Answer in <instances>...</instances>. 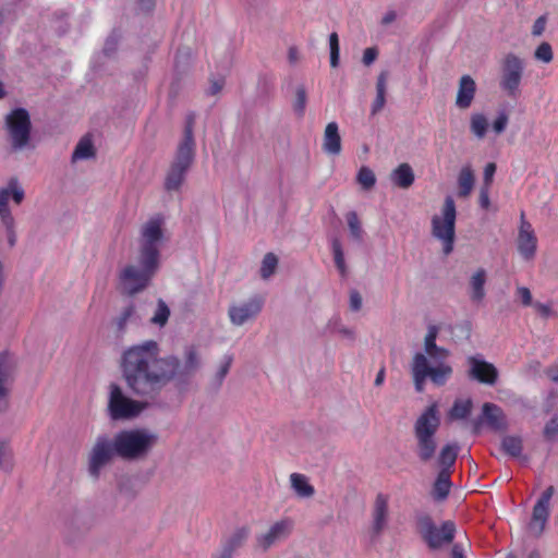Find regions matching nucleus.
Returning a JSON list of instances; mask_svg holds the SVG:
<instances>
[{
  "label": "nucleus",
  "instance_id": "obj_16",
  "mask_svg": "<svg viewBox=\"0 0 558 558\" xmlns=\"http://www.w3.org/2000/svg\"><path fill=\"white\" fill-rule=\"evenodd\" d=\"M468 377L480 384L494 386L499 377L496 366L485 361L481 355H472L468 357Z\"/></svg>",
  "mask_w": 558,
  "mask_h": 558
},
{
  "label": "nucleus",
  "instance_id": "obj_61",
  "mask_svg": "<svg viewBox=\"0 0 558 558\" xmlns=\"http://www.w3.org/2000/svg\"><path fill=\"white\" fill-rule=\"evenodd\" d=\"M451 558H466L463 547L460 544H454L451 548Z\"/></svg>",
  "mask_w": 558,
  "mask_h": 558
},
{
  "label": "nucleus",
  "instance_id": "obj_60",
  "mask_svg": "<svg viewBox=\"0 0 558 558\" xmlns=\"http://www.w3.org/2000/svg\"><path fill=\"white\" fill-rule=\"evenodd\" d=\"M485 424L484 420L482 418V415L480 414L472 423V433L474 435H478L481 432L482 426Z\"/></svg>",
  "mask_w": 558,
  "mask_h": 558
},
{
  "label": "nucleus",
  "instance_id": "obj_48",
  "mask_svg": "<svg viewBox=\"0 0 558 558\" xmlns=\"http://www.w3.org/2000/svg\"><path fill=\"white\" fill-rule=\"evenodd\" d=\"M119 40H120V35L117 31H113L106 39L105 41V45H104V48H102V52L105 56L107 57H112L117 49H118V45H119Z\"/></svg>",
  "mask_w": 558,
  "mask_h": 558
},
{
  "label": "nucleus",
  "instance_id": "obj_6",
  "mask_svg": "<svg viewBox=\"0 0 558 558\" xmlns=\"http://www.w3.org/2000/svg\"><path fill=\"white\" fill-rule=\"evenodd\" d=\"M437 365L432 366L425 354L417 352L413 356L411 364V373L415 390L422 392L426 379L429 378L435 386H444L452 374V367L442 361L436 362Z\"/></svg>",
  "mask_w": 558,
  "mask_h": 558
},
{
  "label": "nucleus",
  "instance_id": "obj_29",
  "mask_svg": "<svg viewBox=\"0 0 558 558\" xmlns=\"http://www.w3.org/2000/svg\"><path fill=\"white\" fill-rule=\"evenodd\" d=\"M474 183L475 175L471 166L466 165L462 167L458 175L459 197H468L473 190Z\"/></svg>",
  "mask_w": 558,
  "mask_h": 558
},
{
  "label": "nucleus",
  "instance_id": "obj_26",
  "mask_svg": "<svg viewBox=\"0 0 558 558\" xmlns=\"http://www.w3.org/2000/svg\"><path fill=\"white\" fill-rule=\"evenodd\" d=\"M117 489L128 501H132L137 497L141 487L133 476L122 475L118 478Z\"/></svg>",
  "mask_w": 558,
  "mask_h": 558
},
{
  "label": "nucleus",
  "instance_id": "obj_23",
  "mask_svg": "<svg viewBox=\"0 0 558 558\" xmlns=\"http://www.w3.org/2000/svg\"><path fill=\"white\" fill-rule=\"evenodd\" d=\"M323 150L330 156H339L342 150L341 136L337 122H329L324 131Z\"/></svg>",
  "mask_w": 558,
  "mask_h": 558
},
{
  "label": "nucleus",
  "instance_id": "obj_46",
  "mask_svg": "<svg viewBox=\"0 0 558 558\" xmlns=\"http://www.w3.org/2000/svg\"><path fill=\"white\" fill-rule=\"evenodd\" d=\"M543 435L547 441H558V413L545 424Z\"/></svg>",
  "mask_w": 558,
  "mask_h": 558
},
{
  "label": "nucleus",
  "instance_id": "obj_32",
  "mask_svg": "<svg viewBox=\"0 0 558 558\" xmlns=\"http://www.w3.org/2000/svg\"><path fill=\"white\" fill-rule=\"evenodd\" d=\"M500 448L511 458H520L523 451V439L519 435H507L502 437Z\"/></svg>",
  "mask_w": 558,
  "mask_h": 558
},
{
  "label": "nucleus",
  "instance_id": "obj_31",
  "mask_svg": "<svg viewBox=\"0 0 558 558\" xmlns=\"http://www.w3.org/2000/svg\"><path fill=\"white\" fill-rule=\"evenodd\" d=\"M537 247V239L534 233H525L518 235V251L526 260L535 256Z\"/></svg>",
  "mask_w": 558,
  "mask_h": 558
},
{
  "label": "nucleus",
  "instance_id": "obj_10",
  "mask_svg": "<svg viewBox=\"0 0 558 558\" xmlns=\"http://www.w3.org/2000/svg\"><path fill=\"white\" fill-rule=\"evenodd\" d=\"M459 450L460 446L457 442H449L440 448L437 456L439 472L432 488V496L436 501H444L450 493L452 486L450 480L451 468L456 463Z\"/></svg>",
  "mask_w": 558,
  "mask_h": 558
},
{
  "label": "nucleus",
  "instance_id": "obj_39",
  "mask_svg": "<svg viewBox=\"0 0 558 558\" xmlns=\"http://www.w3.org/2000/svg\"><path fill=\"white\" fill-rule=\"evenodd\" d=\"M488 121L482 113H473L471 116V132L478 138H483L486 135Z\"/></svg>",
  "mask_w": 558,
  "mask_h": 558
},
{
  "label": "nucleus",
  "instance_id": "obj_24",
  "mask_svg": "<svg viewBox=\"0 0 558 558\" xmlns=\"http://www.w3.org/2000/svg\"><path fill=\"white\" fill-rule=\"evenodd\" d=\"M437 335V327L430 326L424 339L425 352L434 362L444 361L449 356V351L447 349L436 344Z\"/></svg>",
  "mask_w": 558,
  "mask_h": 558
},
{
  "label": "nucleus",
  "instance_id": "obj_33",
  "mask_svg": "<svg viewBox=\"0 0 558 558\" xmlns=\"http://www.w3.org/2000/svg\"><path fill=\"white\" fill-rule=\"evenodd\" d=\"M486 271L480 268L470 280L471 300L473 302H481L485 296Z\"/></svg>",
  "mask_w": 558,
  "mask_h": 558
},
{
  "label": "nucleus",
  "instance_id": "obj_63",
  "mask_svg": "<svg viewBox=\"0 0 558 558\" xmlns=\"http://www.w3.org/2000/svg\"><path fill=\"white\" fill-rule=\"evenodd\" d=\"M142 10L150 11L155 7L156 0H136Z\"/></svg>",
  "mask_w": 558,
  "mask_h": 558
},
{
  "label": "nucleus",
  "instance_id": "obj_17",
  "mask_svg": "<svg viewBox=\"0 0 558 558\" xmlns=\"http://www.w3.org/2000/svg\"><path fill=\"white\" fill-rule=\"evenodd\" d=\"M293 530L291 519H282L274 524L263 534L256 536V545L262 551H267L271 546L287 539Z\"/></svg>",
  "mask_w": 558,
  "mask_h": 558
},
{
  "label": "nucleus",
  "instance_id": "obj_7",
  "mask_svg": "<svg viewBox=\"0 0 558 558\" xmlns=\"http://www.w3.org/2000/svg\"><path fill=\"white\" fill-rule=\"evenodd\" d=\"M416 529L430 550H437L453 542L456 536V523L451 520L444 521L438 527L432 517L426 513L416 515Z\"/></svg>",
  "mask_w": 558,
  "mask_h": 558
},
{
  "label": "nucleus",
  "instance_id": "obj_15",
  "mask_svg": "<svg viewBox=\"0 0 558 558\" xmlns=\"http://www.w3.org/2000/svg\"><path fill=\"white\" fill-rule=\"evenodd\" d=\"M554 493V486H548L542 493L541 497L533 507L532 518L529 523V530L536 537L541 536L545 530L546 523L549 518L550 499Z\"/></svg>",
  "mask_w": 558,
  "mask_h": 558
},
{
  "label": "nucleus",
  "instance_id": "obj_52",
  "mask_svg": "<svg viewBox=\"0 0 558 558\" xmlns=\"http://www.w3.org/2000/svg\"><path fill=\"white\" fill-rule=\"evenodd\" d=\"M362 308V295L357 290L350 291V310L359 312Z\"/></svg>",
  "mask_w": 558,
  "mask_h": 558
},
{
  "label": "nucleus",
  "instance_id": "obj_5",
  "mask_svg": "<svg viewBox=\"0 0 558 558\" xmlns=\"http://www.w3.org/2000/svg\"><path fill=\"white\" fill-rule=\"evenodd\" d=\"M441 424L439 407L436 402L426 407L413 424L414 452L423 464L436 458L438 450L437 432Z\"/></svg>",
  "mask_w": 558,
  "mask_h": 558
},
{
  "label": "nucleus",
  "instance_id": "obj_38",
  "mask_svg": "<svg viewBox=\"0 0 558 558\" xmlns=\"http://www.w3.org/2000/svg\"><path fill=\"white\" fill-rule=\"evenodd\" d=\"M170 308L162 299H158L157 307L150 318V323L155 326L163 327L167 325L170 317Z\"/></svg>",
  "mask_w": 558,
  "mask_h": 558
},
{
  "label": "nucleus",
  "instance_id": "obj_40",
  "mask_svg": "<svg viewBox=\"0 0 558 558\" xmlns=\"http://www.w3.org/2000/svg\"><path fill=\"white\" fill-rule=\"evenodd\" d=\"M345 218H347L349 231H350L352 239L357 242H361L363 239V229H362L361 221L359 219L357 214L353 210L349 211L347 214Z\"/></svg>",
  "mask_w": 558,
  "mask_h": 558
},
{
  "label": "nucleus",
  "instance_id": "obj_41",
  "mask_svg": "<svg viewBox=\"0 0 558 558\" xmlns=\"http://www.w3.org/2000/svg\"><path fill=\"white\" fill-rule=\"evenodd\" d=\"M278 266V257L274 253L265 254L262 266H260V277L263 279H268L272 276Z\"/></svg>",
  "mask_w": 558,
  "mask_h": 558
},
{
  "label": "nucleus",
  "instance_id": "obj_22",
  "mask_svg": "<svg viewBox=\"0 0 558 558\" xmlns=\"http://www.w3.org/2000/svg\"><path fill=\"white\" fill-rule=\"evenodd\" d=\"M248 535V526L236 527L231 535L225 539L219 553L228 558H233L234 553L245 544Z\"/></svg>",
  "mask_w": 558,
  "mask_h": 558
},
{
  "label": "nucleus",
  "instance_id": "obj_34",
  "mask_svg": "<svg viewBox=\"0 0 558 558\" xmlns=\"http://www.w3.org/2000/svg\"><path fill=\"white\" fill-rule=\"evenodd\" d=\"M307 99L308 97L305 85L299 84L295 87V94L292 101V110L299 119H302L305 114Z\"/></svg>",
  "mask_w": 558,
  "mask_h": 558
},
{
  "label": "nucleus",
  "instance_id": "obj_59",
  "mask_svg": "<svg viewBox=\"0 0 558 558\" xmlns=\"http://www.w3.org/2000/svg\"><path fill=\"white\" fill-rule=\"evenodd\" d=\"M525 233H534V231L532 229L531 223L524 219V214L522 213L519 234H525Z\"/></svg>",
  "mask_w": 558,
  "mask_h": 558
},
{
  "label": "nucleus",
  "instance_id": "obj_50",
  "mask_svg": "<svg viewBox=\"0 0 558 558\" xmlns=\"http://www.w3.org/2000/svg\"><path fill=\"white\" fill-rule=\"evenodd\" d=\"M496 163L495 162H488L484 168V178H483V185L490 187L493 183L494 174L496 173Z\"/></svg>",
  "mask_w": 558,
  "mask_h": 558
},
{
  "label": "nucleus",
  "instance_id": "obj_58",
  "mask_svg": "<svg viewBox=\"0 0 558 558\" xmlns=\"http://www.w3.org/2000/svg\"><path fill=\"white\" fill-rule=\"evenodd\" d=\"M545 375L555 384H558V363L545 369Z\"/></svg>",
  "mask_w": 558,
  "mask_h": 558
},
{
  "label": "nucleus",
  "instance_id": "obj_25",
  "mask_svg": "<svg viewBox=\"0 0 558 558\" xmlns=\"http://www.w3.org/2000/svg\"><path fill=\"white\" fill-rule=\"evenodd\" d=\"M391 182L400 189H409L415 180L412 167L404 162L399 165L390 174Z\"/></svg>",
  "mask_w": 558,
  "mask_h": 558
},
{
  "label": "nucleus",
  "instance_id": "obj_3",
  "mask_svg": "<svg viewBox=\"0 0 558 558\" xmlns=\"http://www.w3.org/2000/svg\"><path fill=\"white\" fill-rule=\"evenodd\" d=\"M162 219H149L141 230L138 265H126L118 275L119 290L134 296L150 286L160 267V245L163 239Z\"/></svg>",
  "mask_w": 558,
  "mask_h": 558
},
{
  "label": "nucleus",
  "instance_id": "obj_54",
  "mask_svg": "<svg viewBox=\"0 0 558 558\" xmlns=\"http://www.w3.org/2000/svg\"><path fill=\"white\" fill-rule=\"evenodd\" d=\"M377 56H378L377 48H375V47L366 48L363 52L362 61L365 65L368 66L376 60Z\"/></svg>",
  "mask_w": 558,
  "mask_h": 558
},
{
  "label": "nucleus",
  "instance_id": "obj_2",
  "mask_svg": "<svg viewBox=\"0 0 558 558\" xmlns=\"http://www.w3.org/2000/svg\"><path fill=\"white\" fill-rule=\"evenodd\" d=\"M158 441V436L146 428L122 429L110 437L98 435L88 453V474L98 480L101 470L114 458L141 461L147 458Z\"/></svg>",
  "mask_w": 558,
  "mask_h": 558
},
{
  "label": "nucleus",
  "instance_id": "obj_62",
  "mask_svg": "<svg viewBox=\"0 0 558 558\" xmlns=\"http://www.w3.org/2000/svg\"><path fill=\"white\" fill-rule=\"evenodd\" d=\"M288 60L291 64H295L299 61V50L296 47L289 48Z\"/></svg>",
  "mask_w": 558,
  "mask_h": 558
},
{
  "label": "nucleus",
  "instance_id": "obj_20",
  "mask_svg": "<svg viewBox=\"0 0 558 558\" xmlns=\"http://www.w3.org/2000/svg\"><path fill=\"white\" fill-rule=\"evenodd\" d=\"M373 534L379 535L384 531L388 521V497L381 493L377 494L373 508Z\"/></svg>",
  "mask_w": 558,
  "mask_h": 558
},
{
  "label": "nucleus",
  "instance_id": "obj_45",
  "mask_svg": "<svg viewBox=\"0 0 558 558\" xmlns=\"http://www.w3.org/2000/svg\"><path fill=\"white\" fill-rule=\"evenodd\" d=\"M329 49H330V66L337 68L340 60V46L339 37L336 32L329 35Z\"/></svg>",
  "mask_w": 558,
  "mask_h": 558
},
{
  "label": "nucleus",
  "instance_id": "obj_51",
  "mask_svg": "<svg viewBox=\"0 0 558 558\" xmlns=\"http://www.w3.org/2000/svg\"><path fill=\"white\" fill-rule=\"evenodd\" d=\"M546 23V15H541L539 17H537L532 27V35L535 37L541 36L545 31Z\"/></svg>",
  "mask_w": 558,
  "mask_h": 558
},
{
  "label": "nucleus",
  "instance_id": "obj_37",
  "mask_svg": "<svg viewBox=\"0 0 558 558\" xmlns=\"http://www.w3.org/2000/svg\"><path fill=\"white\" fill-rule=\"evenodd\" d=\"M331 248H332L333 262H335V265H336L339 274L342 277H347L348 267H347V264L344 260L343 248H342L341 242L338 238L332 239Z\"/></svg>",
  "mask_w": 558,
  "mask_h": 558
},
{
  "label": "nucleus",
  "instance_id": "obj_19",
  "mask_svg": "<svg viewBox=\"0 0 558 558\" xmlns=\"http://www.w3.org/2000/svg\"><path fill=\"white\" fill-rule=\"evenodd\" d=\"M65 525L73 531L86 532L92 526V518L84 507H71L64 518Z\"/></svg>",
  "mask_w": 558,
  "mask_h": 558
},
{
  "label": "nucleus",
  "instance_id": "obj_30",
  "mask_svg": "<svg viewBox=\"0 0 558 558\" xmlns=\"http://www.w3.org/2000/svg\"><path fill=\"white\" fill-rule=\"evenodd\" d=\"M291 487L296 495L301 498H311L315 494L314 486L308 483L305 475L300 473H292L290 475Z\"/></svg>",
  "mask_w": 558,
  "mask_h": 558
},
{
  "label": "nucleus",
  "instance_id": "obj_44",
  "mask_svg": "<svg viewBox=\"0 0 558 558\" xmlns=\"http://www.w3.org/2000/svg\"><path fill=\"white\" fill-rule=\"evenodd\" d=\"M0 469L11 472L13 469V453L5 441H0Z\"/></svg>",
  "mask_w": 558,
  "mask_h": 558
},
{
  "label": "nucleus",
  "instance_id": "obj_53",
  "mask_svg": "<svg viewBox=\"0 0 558 558\" xmlns=\"http://www.w3.org/2000/svg\"><path fill=\"white\" fill-rule=\"evenodd\" d=\"M225 84H226V80L223 77L210 80V86L207 90V94L211 95V96L217 95L218 93L221 92Z\"/></svg>",
  "mask_w": 558,
  "mask_h": 558
},
{
  "label": "nucleus",
  "instance_id": "obj_4",
  "mask_svg": "<svg viewBox=\"0 0 558 558\" xmlns=\"http://www.w3.org/2000/svg\"><path fill=\"white\" fill-rule=\"evenodd\" d=\"M195 113L190 112L185 118L182 140L179 142L174 158L166 174L163 187L168 192H177L181 189L185 177L195 160L194 124Z\"/></svg>",
  "mask_w": 558,
  "mask_h": 558
},
{
  "label": "nucleus",
  "instance_id": "obj_55",
  "mask_svg": "<svg viewBox=\"0 0 558 558\" xmlns=\"http://www.w3.org/2000/svg\"><path fill=\"white\" fill-rule=\"evenodd\" d=\"M533 306L543 318H548L549 316L553 315V310H551L550 304L535 302V303H533Z\"/></svg>",
  "mask_w": 558,
  "mask_h": 558
},
{
  "label": "nucleus",
  "instance_id": "obj_21",
  "mask_svg": "<svg viewBox=\"0 0 558 558\" xmlns=\"http://www.w3.org/2000/svg\"><path fill=\"white\" fill-rule=\"evenodd\" d=\"M476 93V83L470 75L461 76L456 98V106L459 109L471 107Z\"/></svg>",
  "mask_w": 558,
  "mask_h": 558
},
{
  "label": "nucleus",
  "instance_id": "obj_1",
  "mask_svg": "<svg viewBox=\"0 0 558 558\" xmlns=\"http://www.w3.org/2000/svg\"><path fill=\"white\" fill-rule=\"evenodd\" d=\"M199 367L201 359L195 347L186 348L182 365L174 355L159 357L158 343L154 340L126 349L120 363L126 387L134 396L146 400H155L172 380L180 387L189 385Z\"/></svg>",
  "mask_w": 558,
  "mask_h": 558
},
{
  "label": "nucleus",
  "instance_id": "obj_36",
  "mask_svg": "<svg viewBox=\"0 0 558 558\" xmlns=\"http://www.w3.org/2000/svg\"><path fill=\"white\" fill-rule=\"evenodd\" d=\"M473 402L471 399L456 400L448 415L451 420H464L471 414Z\"/></svg>",
  "mask_w": 558,
  "mask_h": 558
},
{
  "label": "nucleus",
  "instance_id": "obj_11",
  "mask_svg": "<svg viewBox=\"0 0 558 558\" xmlns=\"http://www.w3.org/2000/svg\"><path fill=\"white\" fill-rule=\"evenodd\" d=\"M4 126L14 151L26 148L31 141L32 122L25 108H15L7 114Z\"/></svg>",
  "mask_w": 558,
  "mask_h": 558
},
{
  "label": "nucleus",
  "instance_id": "obj_49",
  "mask_svg": "<svg viewBox=\"0 0 558 558\" xmlns=\"http://www.w3.org/2000/svg\"><path fill=\"white\" fill-rule=\"evenodd\" d=\"M509 121L508 113L505 110L499 111L497 118L493 122V130L496 134L505 132Z\"/></svg>",
  "mask_w": 558,
  "mask_h": 558
},
{
  "label": "nucleus",
  "instance_id": "obj_14",
  "mask_svg": "<svg viewBox=\"0 0 558 558\" xmlns=\"http://www.w3.org/2000/svg\"><path fill=\"white\" fill-rule=\"evenodd\" d=\"M265 299L262 295H253L247 301L229 307L228 315L234 326H242L255 319L264 307Z\"/></svg>",
  "mask_w": 558,
  "mask_h": 558
},
{
  "label": "nucleus",
  "instance_id": "obj_8",
  "mask_svg": "<svg viewBox=\"0 0 558 558\" xmlns=\"http://www.w3.org/2000/svg\"><path fill=\"white\" fill-rule=\"evenodd\" d=\"M457 209L452 196L445 197L441 208V216L435 215L432 218V234L442 243V252L449 255L453 251L456 240Z\"/></svg>",
  "mask_w": 558,
  "mask_h": 558
},
{
  "label": "nucleus",
  "instance_id": "obj_9",
  "mask_svg": "<svg viewBox=\"0 0 558 558\" xmlns=\"http://www.w3.org/2000/svg\"><path fill=\"white\" fill-rule=\"evenodd\" d=\"M10 198L14 204L20 205L25 198V192L17 178L13 177L8 181L7 186L0 187V222L5 229L10 247L16 244L15 219L9 206Z\"/></svg>",
  "mask_w": 558,
  "mask_h": 558
},
{
  "label": "nucleus",
  "instance_id": "obj_13",
  "mask_svg": "<svg viewBox=\"0 0 558 558\" xmlns=\"http://www.w3.org/2000/svg\"><path fill=\"white\" fill-rule=\"evenodd\" d=\"M523 69V61L514 53H508L505 57L500 87L509 97L515 98L520 94L519 86L522 80Z\"/></svg>",
  "mask_w": 558,
  "mask_h": 558
},
{
  "label": "nucleus",
  "instance_id": "obj_18",
  "mask_svg": "<svg viewBox=\"0 0 558 558\" xmlns=\"http://www.w3.org/2000/svg\"><path fill=\"white\" fill-rule=\"evenodd\" d=\"M482 418L485 425L493 432H505L508 429V421L502 409L490 402H485L482 407Z\"/></svg>",
  "mask_w": 558,
  "mask_h": 558
},
{
  "label": "nucleus",
  "instance_id": "obj_56",
  "mask_svg": "<svg viewBox=\"0 0 558 558\" xmlns=\"http://www.w3.org/2000/svg\"><path fill=\"white\" fill-rule=\"evenodd\" d=\"M489 189L490 187H487V186H482L481 190H480V197H478V202H480V206L483 208V209H488L489 205H490V199H489Z\"/></svg>",
  "mask_w": 558,
  "mask_h": 558
},
{
  "label": "nucleus",
  "instance_id": "obj_43",
  "mask_svg": "<svg viewBox=\"0 0 558 558\" xmlns=\"http://www.w3.org/2000/svg\"><path fill=\"white\" fill-rule=\"evenodd\" d=\"M232 361H233V356L232 355H225L223 356V361L218 369V372L216 373L215 375V378L211 383L213 387L215 390H218L226 376L228 375L229 371H230V367H231V364H232Z\"/></svg>",
  "mask_w": 558,
  "mask_h": 558
},
{
  "label": "nucleus",
  "instance_id": "obj_64",
  "mask_svg": "<svg viewBox=\"0 0 558 558\" xmlns=\"http://www.w3.org/2000/svg\"><path fill=\"white\" fill-rule=\"evenodd\" d=\"M396 17H397V14H396V12H395V11H388V12L384 15V17H383V20H381V24H384V25H388V24L392 23V22L396 20Z\"/></svg>",
  "mask_w": 558,
  "mask_h": 558
},
{
  "label": "nucleus",
  "instance_id": "obj_35",
  "mask_svg": "<svg viewBox=\"0 0 558 558\" xmlns=\"http://www.w3.org/2000/svg\"><path fill=\"white\" fill-rule=\"evenodd\" d=\"M136 318H137V315H136L135 304L133 302H130L121 311L119 316H117V318L114 319L118 332L123 333L125 331L128 323L134 322V320H136Z\"/></svg>",
  "mask_w": 558,
  "mask_h": 558
},
{
  "label": "nucleus",
  "instance_id": "obj_47",
  "mask_svg": "<svg viewBox=\"0 0 558 558\" xmlns=\"http://www.w3.org/2000/svg\"><path fill=\"white\" fill-rule=\"evenodd\" d=\"M534 58L544 63H549L554 58L551 46L547 41H543L536 48Z\"/></svg>",
  "mask_w": 558,
  "mask_h": 558
},
{
  "label": "nucleus",
  "instance_id": "obj_42",
  "mask_svg": "<svg viewBox=\"0 0 558 558\" xmlns=\"http://www.w3.org/2000/svg\"><path fill=\"white\" fill-rule=\"evenodd\" d=\"M356 181L365 191H369L376 184V177L371 168L363 166L357 172Z\"/></svg>",
  "mask_w": 558,
  "mask_h": 558
},
{
  "label": "nucleus",
  "instance_id": "obj_27",
  "mask_svg": "<svg viewBox=\"0 0 558 558\" xmlns=\"http://www.w3.org/2000/svg\"><path fill=\"white\" fill-rule=\"evenodd\" d=\"M388 72L383 71L379 73L376 82V97L373 101L371 113L377 114L383 110L386 104V89H387Z\"/></svg>",
  "mask_w": 558,
  "mask_h": 558
},
{
  "label": "nucleus",
  "instance_id": "obj_12",
  "mask_svg": "<svg viewBox=\"0 0 558 558\" xmlns=\"http://www.w3.org/2000/svg\"><path fill=\"white\" fill-rule=\"evenodd\" d=\"M146 404L126 397L119 385L110 384L108 410L112 420L135 417L146 408Z\"/></svg>",
  "mask_w": 558,
  "mask_h": 558
},
{
  "label": "nucleus",
  "instance_id": "obj_28",
  "mask_svg": "<svg viewBox=\"0 0 558 558\" xmlns=\"http://www.w3.org/2000/svg\"><path fill=\"white\" fill-rule=\"evenodd\" d=\"M96 156V149L90 136L84 135L78 143L76 144L72 156L71 161L76 162L77 160L90 159Z\"/></svg>",
  "mask_w": 558,
  "mask_h": 558
},
{
  "label": "nucleus",
  "instance_id": "obj_57",
  "mask_svg": "<svg viewBox=\"0 0 558 558\" xmlns=\"http://www.w3.org/2000/svg\"><path fill=\"white\" fill-rule=\"evenodd\" d=\"M519 296L521 298L522 304L525 306L533 305L532 303V294L529 288L519 287L517 290Z\"/></svg>",
  "mask_w": 558,
  "mask_h": 558
}]
</instances>
